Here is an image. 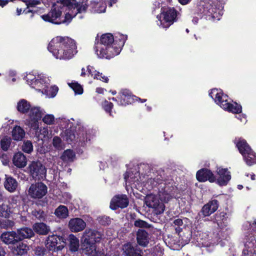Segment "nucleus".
<instances>
[{
  "mask_svg": "<svg viewBox=\"0 0 256 256\" xmlns=\"http://www.w3.org/2000/svg\"><path fill=\"white\" fill-rule=\"evenodd\" d=\"M13 164L18 168H22L26 166L27 158L26 156L20 152L16 153L12 158Z\"/></svg>",
  "mask_w": 256,
  "mask_h": 256,
  "instance_id": "c756f323",
  "label": "nucleus"
},
{
  "mask_svg": "<svg viewBox=\"0 0 256 256\" xmlns=\"http://www.w3.org/2000/svg\"><path fill=\"white\" fill-rule=\"evenodd\" d=\"M28 250V246L23 242L18 243L16 246H14L12 247V252L16 255H22L26 253Z\"/></svg>",
  "mask_w": 256,
  "mask_h": 256,
  "instance_id": "4c0bfd02",
  "label": "nucleus"
},
{
  "mask_svg": "<svg viewBox=\"0 0 256 256\" xmlns=\"http://www.w3.org/2000/svg\"><path fill=\"white\" fill-rule=\"evenodd\" d=\"M70 230L74 232L83 230L86 227V222L80 218H72L68 222Z\"/></svg>",
  "mask_w": 256,
  "mask_h": 256,
  "instance_id": "b1692460",
  "label": "nucleus"
},
{
  "mask_svg": "<svg viewBox=\"0 0 256 256\" xmlns=\"http://www.w3.org/2000/svg\"><path fill=\"white\" fill-rule=\"evenodd\" d=\"M54 119L55 118L54 115L47 114L43 117L42 122L48 125H51L54 124Z\"/></svg>",
  "mask_w": 256,
  "mask_h": 256,
  "instance_id": "3c124183",
  "label": "nucleus"
},
{
  "mask_svg": "<svg viewBox=\"0 0 256 256\" xmlns=\"http://www.w3.org/2000/svg\"><path fill=\"white\" fill-rule=\"evenodd\" d=\"M128 204V201L126 195H118L112 198L110 208L112 210H116L118 208H124Z\"/></svg>",
  "mask_w": 256,
  "mask_h": 256,
  "instance_id": "4be33fe9",
  "label": "nucleus"
},
{
  "mask_svg": "<svg viewBox=\"0 0 256 256\" xmlns=\"http://www.w3.org/2000/svg\"><path fill=\"white\" fill-rule=\"evenodd\" d=\"M47 192L46 186L42 182H38L30 185L28 190V194L32 198L40 199L44 196Z\"/></svg>",
  "mask_w": 256,
  "mask_h": 256,
  "instance_id": "4468645a",
  "label": "nucleus"
},
{
  "mask_svg": "<svg viewBox=\"0 0 256 256\" xmlns=\"http://www.w3.org/2000/svg\"><path fill=\"white\" fill-rule=\"evenodd\" d=\"M121 50V46L116 45L114 36L110 33L102 34L100 42L96 43V53L100 58L110 59L118 55Z\"/></svg>",
  "mask_w": 256,
  "mask_h": 256,
  "instance_id": "20e7f679",
  "label": "nucleus"
},
{
  "mask_svg": "<svg viewBox=\"0 0 256 256\" xmlns=\"http://www.w3.org/2000/svg\"><path fill=\"white\" fill-rule=\"evenodd\" d=\"M88 0H82L81 3L76 4L75 0H72V2L70 4L68 5V9H70L74 17L78 14H82L86 11L88 6Z\"/></svg>",
  "mask_w": 256,
  "mask_h": 256,
  "instance_id": "412c9836",
  "label": "nucleus"
},
{
  "mask_svg": "<svg viewBox=\"0 0 256 256\" xmlns=\"http://www.w3.org/2000/svg\"><path fill=\"white\" fill-rule=\"evenodd\" d=\"M68 240L70 250L72 252L77 251L80 246L78 239L74 234H71L68 236Z\"/></svg>",
  "mask_w": 256,
  "mask_h": 256,
  "instance_id": "79ce46f5",
  "label": "nucleus"
},
{
  "mask_svg": "<svg viewBox=\"0 0 256 256\" xmlns=\"http://www.w3.org/2000/svg\"><path fill=\"white\" fill-rule=\"evenodd\" d=\"M209 96L224 110L236 114L241 112L242 106L236 102L231 104L228 102V96L224 94L221 90L212 89L209 93Z\"/></svg>",
  "mask_w": 256,
  "mask_h": 256,
  "instance_id": "39448f33",
  "label": "nucleus"
},
{
  "mask_svg": "<svg viewBox=\"0 0 256 256\" xmlns=\"http://www.w3.org/2000/svg\"><path fill=\"white\" fill-rule=\"evenodd\" d=\"M90 6L92 12L100 14L106 12V5L105 2L102 0L97 2H91Z\"/></svg>",
  "mask_w": 256,
  "mask_h": 256,
  "instance_id": "2f4dec72",
  "label": "nucleus"
},
{
  "mask_svg": "<svg viewBox=\"0 0 256 256\" xmlns=\"http://www.w3.org/2000/svg\"><path fill=\"white\" fill-rule=\"evenodd\" d=\"M11 214H22L21 210L22 202L18 196L12 197L10 200L9 204Z\"/></svg>",
  "mask_w": 256,
  "mask_h": 256,
  "instance_id": "a878e982",
  "label": "nucleus"
},
{
  "mask_svg": "<svg viewBox=\"0 0 256 256\" xmlns=\"http://www.w3.org/2000/svg\"><path fill=\"white\" fill-rule=\"evenodd\" d=\"M103 235L100 232L92 229H86L83 233L82 241L96 243L102 238Z\"/></svg>",
  "mask_w": 256,
  "mask_h": 256,
  "instance_id": "aec40b11",
  "label": "nucleus"
},
{
  "mask_svg": "<svg viewBox=\"0 0 256 256\" xmlns=\"http://www.w3.org/2000/svg\"><path fill=\"white\" fill-rule=\"evenodd\" d=\"M87 74L93 77L94 79L99 80L105 82H108V78L107 76L97 72L93 66H88L86 69L84 68H82L80 76L85 77Z\"/></svg>",
  "mask_w": 256,
  "mask_h": 256,
  "instance_id": "6ab92c4d",
  "label": "nucleus"
},
{
  "mask_svg": "<svg viewBox=\"0 0 256 256\" xmlns=\"http://www.w3.org/2000/svg\"><path fill=\"white\" fill-rule=\"evenodd\" d=\"M69 86L74 90L76 94H81L83 93V88L77 82L68 83Z\"/></svg>",
  "mask_w": 256,
  "mask_h": 256,
  "instance_id": "09e8293b",
  "label": "nucleus"
},
{
  "mask_svg": "<svg viewBox=\"0 0 256 256\" xmlns=\"http://www.w3.org/2000/svg\"><path fill=\"white\" fill-rule=\"evenodd\" d=\"M6 252L3 248L0 247V256H5Z\"/></svg>",
  "mask_w": 256,
  "mask_h": 256,
  "instance_id": "69168bd1",
  "label": "nucleus"
},
{
  "mask_svg": "<svg viewBox=\"0 0 256 256\" xmlns=\"http://www.w3.org/2000/svg\"><path fill=\"white\" fill-rule=\"evenodd\" d=\"M54 214L59 218H64L68 215V210L66 206H60L55 210Z\"/></svg>",
  "mask_w": 256,
  "mask_h": 256,
  "instance_id": "37998d69",
  "label": "nucleus"
},
{
  "mask_svg": "<svg viewBox=\"0 0 256 256\" xmlns=\"http://www.w3.org/2000/svg\"><path fill=\"white\" fill-rule=\"evenodd\" d=\"M45 113L44 110L40 107H32L28 112V117L26 120V124L34 130H38L39 128L38 121Z\"/></svg>",
  "mask_w": 256,
  "mask_h": 256,
  "instance_id": "9b49d317",
  "label": "nucleus"
},
{
  "mask_svg": "<svg viewBox=\"0 0 256 256\" xmlns=\"http://www.w3.org/2000/svg\"><path fill=\"white\" fill-rule=\"evenodd\" d=\"M198 244L200 246L208 247L213 244L209 239L208 236L206 233H202L200 234V238L198 240Z\"/></svg>",
  "mask_w": 256,
  "mask_h": 256,
  "instance_id": "a19ab883",
  "label": "nucleus"
},
{
  "mask_svg": "<svg viewBox=\"0 0 256 256\" xmlns=\"http://www.w3.org/2000/svg\"><path fill=\"white\" fill-rule=\"evenodd\" d=\"M134 224L136 226L139 228H148L149 226L147 222L140 220H136Z\"/></svg>",
  "mask_w": 256,
  "mask_h": 256,
  "instance_id": "4d7b16f0",
  "label": "nucleus"
},
{
  "mask_svg": "<svg viewBox=\"0 0 256 256\" xmlns=\"http://www.w3.org/2000/svg\"><path fill=\"white\" fill-rule=\"evenodd\" d=\"M122 250L124 256H142L136 252L134 247L130 242H127L122 246Z\"/></svg>",
  "mask_w": 256,
  "mask_h": 256,
  "instance_id": "7c9ffc66",
  "label": "nucleus"
},
{
  "mask_svg": "<svg viewBox=\"0 0 256 256\" xmlns=\"http://www.w3.org/2000/svg\"><path fill=\"white\" fill-rule=\"evenodd\" d=\"M8 122V124H6H6H4L2 126V128H4L6 130H9V128H8V126L9 124H12V122H11L10 120H9Z\"/></svg>",
  "mask_w": 256,
  "mask_h": 256,
  "instance_id": "338daca9",
  "label": "nucleus"
},
{
  "mask_svg": "<svg viewBox=\"0 0 256 256\" xmlns=\"http://www.w3.org/2000/svg\"><path fill=\"white\" fill-rule=\"evenodd\" d=\"M16 232L17 233L18 241L24 238H30L34 235L33 230L28 228L18 229Z\"/></svg>",
  "mask_w": 256,
  "mask_h": 256,
  "instance_id": "72a5a7b5",
  "label": "nucleus"
},
{
  "mask_svg": "<svg viewBox=\"0 0 256 256\" xmlns=\"http://www.w3.org/2000/svg\"><path fill=\"white\" fill-rule=\"evenodd\" d=\"M218 204L217 200H214L204 205L198 214L200 219L207 220L206 217L214 212L218 208Z\"/></svg>",
  "mask_w": 256,
  "mask_h": 256,
  "instance_id": "a211bd4d",
  "label": "nucleus"
},
{
  "mask_svg": "<svg viewBox=\"0 0 256 256\" xmlns=\"http://www.w3.org/2000/svg\"><path fill=\"white\" fill-rule=\"evenodd\" d=\"M176 16L177 12L174 8H165L160 15L157 16V24L162 28H168L174 23Z\"/></svg>",
  "mask_w": 256,
  "mask_h": 256,
  "instance_id": "9d476101",
  "label": "nucleus"
},
{
  "mask_svg": "<svg viewBox=\"0 0 256 256\" xmlns=\"http://www.w3.org/2000/svg\"><path fill=\"white\" fill-rule=\"evenodd\" d=\"M60 126L63 128H71L72 125V123L70 122V120L66 118H62L60 120Z\"/></svg>",
  "mask_w": 256,
  "mask_h": 256,
  "instance_id": "603ef678",
  "label": "nucleus"
},
{
  "mask_svg": "<svg viewBox=\"0 0 256 256\" xmlns=\"http://www.w3.org/2000/svg\"><path fill=\"white\" fill-rule=\"evenodd\" d=\"M105 90H104V88H98L96 89V92L98 94H104V92Z\"/></svg>",
  "mask_w": 256,
  "mask_h": 256,
  "instance_id": "e2e57ef3",
  "label": "nucleus"
},
{
  "mask_svg": "<svg viewBox=\"0 0 256 256\" xmlns=\"http://www.w3.org/2000/svg\"><path fill=\"white\" fill-rule=\"evenodd\" d=\"M30 176L36 180H40L46 178V170L40 161L32 162L28 167Z\"/></svg>",
  "mask_w": 256,
  "mask_h": 256,
  "instance_id": "ddd939ff",
  "label": "nucleus"
},
{
  "mask_svg": "<svg viewBox=\"0 0 256 256\" xmlns=\"http://www.w3.org/2000/svg\"><path fill=\"white\" fill-rule=\"evenodd\" d=\"M173 224L174 226H180L183 224V222L182 219L177 218L174 220Z\"/></svg>",
  "mask_w": 256,
  "mask_h": 256,
  "instance_id": "bf43d9fd",
  "label": "nucleus"
},
{
  "mask_svg": "<svg viewBox=\"0 0 256 256\" xmlns=\"http://www.w3.org/2000/svg\"><path fill=\"white\" fill-rule=\"evenodd\" d=\"M190 0H178L179 2L182 4H186L190 2Z\"/></svg>",
  "mask_w": 256,
  "mask_h": 256,
  "instance_id": "774afa93",
  "label": "nucleus"
},
{
  "mask_svg": "<svg viewBox=\"0 0 256 256\" xmlns=\"http://www.w3.org/2000/svg\"><path fill=\"white\" fill-rule=\"evenodd\" d=\"M146 188L150 189L154 187L158 186V197L154 194L148 195L145 200L146 205L149 208H152L156 214L162 213L164 210V205L163 202H168L173 196V192L175 187L173 185V182H167L163 180L162 176L157 175L152 178H148L146 182Z\"/></svg>",
  "mask_w": 256,
  "mask_h": 256,
  "instance_id": "f257e3e1",
  "label": "nucleus"
},
{
  "mask_svg": "<svg viewBox=\"0 0 256 256\" xmlns=\"http://www.w3.org/2000/svg\"><path fill=\"white\" fill-rule=\"evenodd\" d=\"M40 134H43L44 136H47L48 132L47 128H43L40 130Z\"/></svg>",
  "mask_w": 256,
  "mask_h": 256,
  "instance_id": "680f3d73",
  "label": "nucleus"
},
{
  "mask_svg": "<svg viewBox=\"0 0 256 256\" xmlns=\"http://www.w3.org/2000/svg\"><path fill=\"white\" fill-rule=\"evenodd\" d=\"M119 100L118 104L126 106L129 104L133 102L138 98L131 94L130 92L128 90H122L120 91V94L118 98Z\"/></svg>",
  "mask_w": 256,
  "mask_h": 256,
  "instance_id": "393cba45",
  "label": "nucleus"
},
{
  "mask_svg": "<svg viewBox=\"0 0 256 256\" xmlns=\"http://www.w3.org/2000/svg\"><path fill=\"white\" fill-rule=\"evenodd\" d=\"M14 226V222L8 220H4L0 224L1 228L6 229L12 228Z\"/></svg>",
  "mask_w": 256,
  "mask_h": 256,
  "instance_id": "6e6d98bb",
  "label": "nucleus"
},
{
  "mask_svg": "<svg viewBox=\"0 0 256 256\" xmlns=\"http://www.w3.org/2000/svg\"><path fill=\"white\" fill-rule=\"evenodd\" d=\"M75 154L72 150H66L60 156V158L64 162H72L74 158Z\"/></svg>",
  "mask_w": 256,
  "mask_h": 256,
  "instance_id": "c03bdc74",
  "label": "nucleus"
},
{
  "mask_svg": "<svg viewBox=\"0 0 256 256\" xmlns=\"http://www.w3.org/2000/svg\"><path fill=\"white\" fill-rule=\"evenodd\" d=\"M124 178L126 185L127 186L128 184L132 188L134 187L138 189V186L144 182V176L142 178L140 173L138 172H133L127 171L124 175Z\"/></svg>",
  "mask_w": 256,
  "mask_h": 256,
  "instance_id": "2eb2a0df",
  "label": "nucleus"
},
{
  "mask_svg": "<svg viewBox=\"0 0 256 256\" xmlns=\"http://www.w3.org/2000/svg\"><path fill=\"white\" fill-rule=\"evenodd\" d=\"M76 136L75 132L72 130L66 129L64 133V139L68 144L74 142H78V144L82 146H84L90 140V136L84 126L78 128Z\"/></svg>",
  "mask_w": 256,
  "mask_h": 256,
  "instance_id": "6e6552de",
  "label": "nucleus"
},
{
  "mask_svg": "<svg viewBox=\"0 0 256 256\" xmlns=\"http://www.w3.org/2000/svg\"><path fill=\"white\" fill-rule=\"evenodd\" d=\"M215 176V182L220 186H225L227 185L231 179V174L228 168H224L221 167L217 168Z\"/></svg>",
  "mask_w": 256,
  "mask_h": 256,
  "instance_id": "f3484780",
  "label": "nucleus"
},
{
  "mask_svg": "<svg viewBox=\"0 0 256 256\" xmlns=\"http://www.w3.org/2000/svg\"><path fill=\"white\" fill-rule=\"evenodd\" d=\"M245 230L248 232L245 234L244 238V248L242 251L243 256H248L253 252V250L256 246V240L254 238L256 230V220L252 224L247 222L243 226Z\"/></svg>",
  "mask_w": 256,
  "mask_h": 256,
  "instance_id": "423d86ee",
  "label": "nucleus"
},
{
  "mask_svg": "<svg viewBox=\"0 0 256 256\" xmlns=\"http://www.w3.org/2000/svg\"><path fill=\"white\" fill-rule=\"evenodd\" d=\"M235 144L247 165L250 166L256 164V153L244 140L236 139Z\"/></svg>",
  "mask_w": 256,
  "mask_h": 256,
  "instance_id": "1a4fd4ad",
  "label": "nucleus"
},
{
  "mask_svg": "<svg viewBox=\"0 0 256 256\" xmlns=\"http://www.w3.org/2000/svg\"><path fill=\"white\" fill-rule=\"evenodd\" d=\"M8 2V0H0V6H6Z\"/></svg>",
  "mask_w": 256,
  "mask_h": 256,
  "instance_id": "0e129e2a",
  "label": "nucleus"
},
{
  "mask_svg": "<svg viewBox=\"0 0 256 256\" xmlns=\"http://www.w3.org/2000/svg\"><path fill=\"white\" fill-rule=\"evenodd\" d=\"M82 252L88 256H98L96 244L86 241H82Z\"/></svg>",
  "mask_w": 256,
  "mask_h": 256,
  "instance_id": "cd10ccee",
  "label": "nucleus"
},
{
  "mask_svg": "<svg viewBox=\"0 0 256 256\" xmlns=\"http://www.w3.org/2000/svg\"><path fill=\"white\" fill-rule=\"evenodd\" d=\"M102 106L106 112L109 113L110 115H112L111 110L113 107L112 103L105 100L102 104Z\"/></svg>",
  "mask_w": 256,
  "mask_h": 256,
  "instance_id": "5fc2aeb1",
  "label": "nucleus"
},
{
  "mask_svg": "<svg viewBox=\"0 0 256 256\" xmlns=\"http://www.w3.org/2000/svg\"><path fill=\"white\" fill-rule=\"evenodd\" d=\"M62 237L52 234L47 238L46 246L50 251L61 250L64 246L65 242Z\"/></svg>",
  "mask_w": 256,
  "mask_h": 256,
  "instance_id": "dca6fc26",
  "label": "nucleus"
},
{
  "mask_svg": "<svg viewBox=\"0 0 256 256\" xmlns=\"http://www.w3.org/2000/svg\"><path fill=\"white\" fill-rule=\"evenodd\" d=\"M11 142L10 138L5 136L0 140V146L2 150L4 151L8 150Z\"/></svg>",
  "mask_w": 256,
  "mask_h": 256,
  "instance_id": "de8ad7c7",
  "label": "nucleus"
},
{
  "mask_svg": "<svg viewBox=\"0 0 256 256\" xmlns=\"http://www.w3.org/2000/svg\"><path fill=\"white\" fill-rule=\"evenodd\" d=\"M22 150L28 154H30L33 150V145L30 140L24 141L22 146Z\"/></svg>",
  "mask_w": 256,
  "mask_h": 256,
  "instance_id": "8fccbe9b",
  "label": "nucleus"
},
{
  "mask_svg": "<svg viewBox=\"0 0 256 256\" xmlns=\"http://www.w3.org/2000/svg\"><path fill=\"white\" fill-rule=\"evenodd\" d=\"M236 118L239 119L242 122L245 123L246 122V116L244 114H239Z\"/></svg>",
  "mask_w": 256,
  "mask_h": 256,
  "instance_id": "052dcab7",
  "label": "nucleus"
},
{
  "mask_svg": "<svg viewBox=\"0 0 256 256\" xmlns=\"http://www.w3.org/2000/svg\"><path fill=\"white\" fill-rule=\"evenodd\" d=\"M34 230L40 234H46L50 229L44 223H36L33 226Z\"/></svg>",
  "mask_w": 256,
  "mask_h": 256,
  "instance_id": "ea45409f",
  "label": "nucleus"
},
{
  "mask_svg": "<svg viewBox=\"0 0 256 256\" xmlns=\"http://www.w3.org/2000/svg\"><path fill=\"white\" fill-rule=\"evenodd\" d=\"M0 240L6 244H14L18 241L17 233L14 231L6 232L2 233Z\"/></svg>",
  "mask_w": 256,
  "mask_h": 256,
  "instance_id": "bb28decb",
  "label": "nucleus"
},
{
  "mask_svg": "<svg viewBox=\"0 0 256 256\" xmlns=\"http://www.w3.org/2000/svg\"><path fill=\"white\" fill-rule=\"evenodd\" d=\"M25 78L28 85L38 91L40 90V88L46 86L50 82L49 78L43 74L36 76L30 73L26 74Z\"/></svg>",
  "mask_w": 256,
  "mask_h": 256,
  "instance_id": "f8f14e48",
  "label": "nucleus"
},
{
  "mask_svg": "<svg viewBox=\"0 0 256 256\" xmlns=\"http://www.w3.org/2000/svg\"><path fill=\"white\" fill-rule=\"evenodd\" d=\"M136 240L140 246H146L149 243L148 234L146 230L139 229L136 232Z\"/></svg>",
  "mask_w": 256,
  "mask_h": 256,
  "instance_id": "c85d7f7f",
  "label": "nucleus"
},
{
  "mask_svg": "<svg viewBox=\"0 0 256 256\" xmlns=\"http://www.w3.org/2000/svg\"><path fill=\"white\" fill-rule=\"evenodd\" d=\"M35 254L36 256H42L44 254V250L43 248L37 247L35 250Z\"/></svg>",
  "mask_w": 256,
  "mask_h": 256,
  "instance_id": "13d9d810",
  "label": "nucleus"
},
{
  "mask_svg": "<svg viewBox=\"0 0 256 256\" xmlns=\"http://www.w3.org/2000/svg\"><path fill=\"white\" fill-rule=\"evenodd\" d=\"M214 222L217 224L220 228L226 226L228 224V216L226 213L221 212L216 214L215 216Z\"/></svg>",
  "mask_w": 256,
  "mask_h": 256,
  "instance_id": "473e14b6",
  "label": "nucleus"
},
{
  "mask_svg": "<svg viewBox=\"0 0 256 256\" xmlns=\"http://www.w3.org/2000/svg\"><path fill=\"white\" fill-rule=\"evenodd\" d=\"M196 178L200 182L208 180L210 182H214L216 180L215 176L212 172L206 168L199 170L196 173Z\"/></svg>",
  "mask_w": 256,
  "mask_h": 256,
  "instance_id": "5701e85b",
  "label": "nucleus"
},
{
  "mask_svg": "<svg viewBox=\"0 0 256 256\" xmlns=\"http://www.w3.org/2000/svg\"><path fill=\"white\" fill-rule=\"evenodd\" d=\"M50 82L46 86H44L42 88H40V91L44 92L48 98H54L56 96L58 88L55 86L49 87Z\"/></svg>",
  "mask_w": 256,
  "mask_h": 256,
  "instance_id": "c9c22d12",
  "label": "nucleus"
},
{
  "mask_svg": "<svg viewBox=\"0 0 256 256\" xmlns=\"http://www.w3.org/2000/svg\"><path fill=\"white\" fill-rule=\"evenodd\" d=\"M25 136L24 130L20 126H16L12 131V136L14 140H21Z\"/></svg>",
  "mask_w": 256,
  "mask_h": 256,
  "instance_id": "58836bf2",
  "label": "nucleus"
},
{
  "mask_svg": "<svg viewBox=\"0 0 256 256\" xmlns=\"http://www.w3.org/2000/svg\"><path fill=\"white\" fill-rule=\"evenodd\" d=\"M200 12L204 15L209 16L212 19L220 20L222 15L220 10L219 2L218 0H203L200 5Z\"/></svg>",
  "mask_w": 256,
  "mask_h": 256,
  "instance_id": "0eeeda50",
  "label": "nucleus"
},
{
  "mask_svg": "<svg viewBox=\"0 0 256 256\" xmlns=\"http://www.w3.org/2000/svg\"><path fill=\"white\" fill-rule=\"evenodd\" d=\"M72 2V0H60L58 2L48 14L42 16V18L44 21L54 24H68L74 17L70 9H68V5Z\"/></svg>",
  "mask_w": 256,
  "mask_h": 256,
  "instance_id": "7ed1b4c3",
  "label": "nucleus"
},
{
  "mask_svg": "<svg viewBox=\"0 0 256 256\" xmlns=\"http://www.w3.org/2000/svg\"><path fill=\"white\" fill-rule=\"evenodd\" d=\"M4 186L6 189L8 191L13 192L16 190L18 186V182L14 178L6 175V180L4 183Z\"/></svg>",
  "mask_w": 256,
  "mask_h": 256,
  "instance_id": "f704fd0d",
  "label": "nucleus"
},
{
  "mask_svg": "<svg viewBox=\"0 0 256 256\" xmlns=\"http://www.w3.org/2000/svg\"><path fill=\"white\" fill-rule=\"evenodd\" d=\"M8 204H2L0 205V216L8 218L11 214Z\"/></svg>",
  "mask_w": 256,
  "mask_h": 256,
  "instance_id": "49530a36",
  "label": "nucleus"
},
{
  "mask_svg": "<svg viewBox=\"0 0 256 256\" xmlns=\"http://www.w3.org/2000/svg\"><path fill=\"white\" fill-rule=\"evenodd\" d=\"M30 104L26 100L21 99L17 103V110L20 113L26 114L30 110Z\"/></svg>",
  "mask_w": 256,
  "mask_h": 256,
  "instance_id": "e433bc0d",
  "label": "nucleus"
},
{
  "mask_svg": "<svg viewBox=\"0 0 256 256\" xmlns=\"http://www.w3.org/2000/svg\"><path fill=\"white\" fill-rule=\"evenodd\" d=\"M52 144V146L58 150H62L64 148V143L61 138L58 136L53 138Z\"/></svg>",
  "mask_w": 256,
  "mask_h": 256,
  "instance_id": "a18cd8bd",
  "label": "nucleus"
},
{
  "mask_svg": "<svg viewBox=\"0 0 256 256\" xmlns=\"http://www.w3.org/2000/svg\"><path fill=\"white\" fill-rule=\"evenodd\" d=\"M48 48L56 58L60 60H70L78 52L76 42L67 36L53 38L50 42Z\"/></svg>",
  "mask_w": 256,
  "mask_h": 256,
  "instance_id": "f03ea898",
  "label": "nucleus"
},
{
  "mask_svg": "<svg viewBox=\"0 0 256 256\" xmlns=\"http://www.w3.org/2000/svg\"><path fill=\"white\" fill-rule=\"evenodd\" d=\"M32 214L36 218L40 220H43L45 218L44 212L40 210H33Z\"/></svg>",
  "mask_w": 256,
  "mask_h": 256,
  "instance_id": "864d4df0",
  "label": "nucleus"
}]
</instances>
